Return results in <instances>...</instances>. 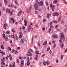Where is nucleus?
Instances as JSON below:
<instances>
[{
    "label": "nucleus",
    "instance_id": "1",
    "mask_svg": "<svg viewBox=\"0 0 67 67\" xmlns=\"http://www.w3.org/2000/svg\"><path fill=\"white\" fill-rule=\"evenodd\" d=\"M52 3H51L50 4V7L51 8H52V11H54V10H55V5H52Z\"/></svg>",
    "mask_w": 67,
    "mask_h": 67
},
{
    "label": "nucleus",
    "instance_id": "2",
    "mask_svg": "<svg viewBox=\"0 0 67 67\" xmlns=\"http://www.w3.org/2000/svg\"><path fill=\"white\" fill-rule=\"evenodd\" d=\"M60 36H61L60 39V40H63V38L65 37V36L63 34L61 33L60 34Z\"/></svg>",
    "mask_w": 67,
    "mask_h": 67
},
{
    "label": "nucleus",
    "instance_id": "3",
    "mask_svg": "<svg viewBox=\"0 0 67 67\" xmlns=\"http://www.w3.org/2000/svg\"><path fill=\"white\" fill-rule=\"evenodd\" d=\"M33 29L32 27H31H31L30 26H29L28 27V31L29 32H30V31H33Z\"/></svg>",
    "mask_w": 67,
    "mask_h": 67
},
{
    "label": "nucleus",
    "instance_id": "4",
    "mask_svg": "<svg viewBox=\"0 0 67 67\" xmlns=\"http://www.w3.org/2000/svg\"><path fill=\"white\" fill-rule=\"evenodd\" d=\"M38 4L40 7L41 6H43V1H41L40 3L38 2Z\"/></svg>",
    "mask_w": 67,
    "mask_h": 67
},
{
    "label": "nucleus",
    "instance_id": "5",
    "mask_svg": "<svg viewBox=\"0 0 67 67\" xmlns=\"http://www.w3.org/2000/svg\"><path fill=\"white\" fill-rule=\"evenodd\" d=\"M25 41V39L24 38H23V39H21L20 41V42L21 44H23L24 43V42Z\"/></svg>",
    "mask_w": 67,
    "mask_h": 67
},
{
    "label": "nucleus",
    "instance_id": "6",
    "mask_svg": "<svg viewBox=\"0 0 67 67\" xmlns=\"http://www.w3.org/2000/svg\"><path fill=\"white\" fill-rule=\"evenodd\" d=\"M58 15L59 14L58 13L55 12L53 13V16H58Z\"/></svg>",
    "mask_w": 67,
    "mask_h": 67
},
{
    "label": "nucleus",
    "instance_id": "7",
    "mask_svg": "<svg viewBox=\"0 0 67 67\" xmlns=\"http://www.w3.org/2000/svg\"><path fill=\"white\" fill-rule=\"evenodd\" d=\"M52 37L53 38H57L58 37V36L56 35H53L52 36Z\"/></svg>",
    "mask_w": 67,
    "mask_h": 67
},
{
    "label": "nucleus",
    "instance_id": "8",
    "mask_svg": "<svg viewBox=\"0 0 67 67\" xmlns=\"http://www.w3.org/2000/svg\"><path fill=\"white\" fill-rule=\"evenodd\" d=\"M24 22L25 23V24H24V26H27V21H26V20H24Z\"/></svg>",
    "mask_w": 67,
    "mask_h": 67
},
{
    "label": "nucleus",
    "instance_id": "9",
    "mask_svg": "<svg viewBox=\"0 0 67 67\" xmlns=\"http://www.w3.org/2000/svg\"><path fill=\"white\" fill-rule=\"evenodd\" d=\"M19 34H20V35L19 36V38H21V37H22V35H23L22 34V33L21 32H20Z\"/></svg>",
    "mask_w": 67,
    "mask_h": 67
},
{
    "label": "nucleus",
    "instance_id": "10",
    "mask_svg": "<svg viewBox=\"0 0 67 67\" xmlns=\"http://www.w3.org/2000/svg\"><path fill=\"white\" fill-rule=\"evenodd\" d=\"M8 26V25L6 23L4 24L3 26V27L4 29H6V26Z\"/></svg>",
    "mask_w": 67,
    "mask_h": 67
},
{
    "label": "nucleus",
    "instance_id": "11",
    "mask_svg": "<svg viewBox=\"0 0 67 67\" xmlns=\"http://www.w3.org/2000/svg\"><path fill=\"white\" fill-rule=\"evenodd\" d=\"M21 13H22V11L20 10L19 11L18 13L17 14L18 16H20V15H21Z\"/></svg>",
    "mask_w": 67,
    "mask_h": 67
},
{
    "label": "nucleus",
    "instance_id": "12",
    "mask_svg": "<svg viewBox=\"0 0 67 67\" xmlns=\"http://www.w3.org/2000/svg\"><path fill=\"white\" fill-rule=\"evenodd\" d=\"M51 16V14H47V19H49V16Z\"/></svg>",
    "mask_w": 67,
    "mask_h": 67
},
{
    "label": "nucleus",
    "instance_id": "13",
    "mask_svg": "<svg viewBox=\"0 0 67 67\" xmlns=\"http://www.w3.org/2000/svg\"><path fill=\"white\" fill-rule=\"evenodd\" d=\"M34 8L35 10H37L38 9V6H34Z\"/></svg>",
    "mask_w": 67,
    "mask_h": 67
},
{
    "label": "nucleus",
    "instance_id": "14",
    "mask_svg": "<svg viewBox=\"0 0 67 67\" xmlns=\"http://www.w3.org/2000/svg\"><path fill=\"white\" fill-rule=\"evenodd\" d=\"M47 41H46L44 42L43 44V46H44V45H46V44H47Z\"/></svg>",
    "mask_w": 67,
    "mask_h": 67
},
{
    "label": "nucleus",
    "instance_id": "15",
    "mask_svg": "<svg viewBox=\"0 0 67 67\" xmlns=\"http://www.w3.org/2000/svg\"><path fill=\"white\" fill-rule=\"evenodd\" d=\"M5 40L6 41H8V40H9V39H8V37L7 36H5V37L4 38Z\"/></svg>",
    "mask_w": 67,
    "mask_h": 67
},
{
    "label": "nucleus",
    "instance_id": "16",
    "mask_svg": "<svg viewBox=\"0 0 67 67\" xmlns=\"http://www.w3.org/2000/svg\"><path fill=\"white\" fill-rule=\"evenodd\" d=\"M30 64V62L28 61H27V66H29Z\"/></svg>",
    "mask_w": 67,
    "mask_h": 67
},
{
    "label": "nucleus",
    "instance_id": "17",
    "mask_svg": "<svg viewBox=\"0 0 67 67\" xmlns=\"http://www.w3.org/2000/svg\"><path fill=\"white\" fill-rule=\"evenodd\" d=\"M1 54H2V56H3V55H5V52H3V51H2L1 52Z\"/></svg>",
    "mask_w": 67,
    "mask_h": 67
},
{
    "label": "nucleus",
    "instance_id": "18",
    "mask_svg": "<svg viewBox=\"0 0 67 67\" xmlns=\"http://www.w3.org/2000/svg\"><path fill=\"white\" fill-rule=\"evenodd\" d=\"M4 2L5 5H7V3H8V1L7 0H4Z\"/></svg>",
    "mask_w": 67,
    "mask_h": 67
},
{
    "label": "nucleus",
    "instance_id": "19",
    "mask_svg": "<svg viewBox=\"0 0 67 67\" xmlns=\"http://www.w3.org/2000/svg\"><path fill=\"white\" fill-rule=\"evenodd\" d=\"M46 64L47 65H49V64H50V62H49V61L48 60L46 62Z\"/></svg>",
    "mask_w": 67,
    "mask_h": 67
},
{
    "label": "nucleus",
    "instance_id": "20",
    "mask_svg": "<svg viewBox=\"0 0 67 67\" xmlns=\"http://www.w3.org/2000/svg\"><path fill=\"white\" fill-rule=\"evenodd\" d=\"M28 53L30 55V56H31L32 55V53H31V52H30V51H28Z\"/></svg>",
    "mask_w": 67,
    "mask_h": 67
},
{
    "label": "nucleus",
    "instance_id": "21",
    "mask_svg": "<svg viewBox=\"0 0 67 67\" xmlns=\"http://www.w3.org/2000/svg\"><path fill=\"white\" fill-rule=\"evenodd\" d=\"M13 65H12V67H15V62H13Z\"/></svg>",
    "mask_w": 67,
    "mask_h": 67
},
{
    "label": "nucleus",
    "instance_id": "22",
    "mask_svg": "<svg viewBox=\"0 0 67 67\" xmlns=\"http://www.w3.org/2000/svg\"><path fill=\"white\" fill-rule=\"evenodd\" d=\"M37 4V3H35L34 7H38V4H37Z\"/></svg>",
    "mask_w": 67,
    "mask_h": 67
},
{
    "label": "nucleus",
    "instance_id": "23",
    "mask_svg": "<svg viewBox=\"0 0 67 67\" xmlns=\"http://www.w3.org/2000/svg\"><path fill=\"white\" fill-rule=\"evenodd\" d=\"M37 57H38V55H36V57L35 58V60H37Z\"/></svg>",
    "mask_w": 67,
    "mask_h": 67
},
{
    "label": "nucleus",
    "instance_id": "24",
    "mask_svg": "<svg viewBox=\"0 0 67 67\" xmlns=\"http://www.w3.org/2000/svg\"><path fill=\"white\" fill-rule=\"evenodd\" d=\"M64 46V44L63 43L60 46V47L61 48H63V46Z\"/></svg>",
    "mask_w": 67,
    "mask_h": 67
},
{
    "label": "nucleus",
    "instance_id": "25",
    "mask_svg": "<svg viewBox=\"0 0 67 67\" xmlns=\"http://www.w3.org/2000/svg\"><path fill=\"white\" fill-rule=\"evenodd\" d=\"M57 2V0H55L54 1H53V3L54 4V3H56Z\"/></svg>",
    "mask_w": 67,
    "mask_h": 67
},
{
    "label": "nucleus",
    "instance_id": "26",
    "mask_svg": "<svg viewBox=\"0 0 67 67\" xmlns=\"http://www.w3.org/2000/svg\"><path fill=\"white\" fill-rule=\"evenodd\" d=\"M52 31V29L51 28H50L49 29V30H48V32L50 34L51 33V31Z\"/></svg>",
    "mask_w": 67,
    "mask_h": 67
},
{
    "label": "nucleus",
    "instance_id": "27",
    "mask_svg": "<svg viewBox=\"0 0 67 67\" xmlns=\"http://www.w3.org/2000/svg\"><path fill=\"white\" fill-rule=\"evenodd\" d=\"M21 65H24V60H21Z\"/></svg>",
    "mask_w": 67,
    "mask_h": 67
},
{
    "label": "nucleus",
    "instance_id": "28",
    "mask_svg": "<svg viewBox=\"0 0 67 67\" xmlns=\"http://www.w3.org/2000/svg\"><path fill=\"white\" fill-rule=\"evenodd\" d=\"M63 57H64V55L63 54L61 56V59H63Z\"/></svg>",
    "mask_w": 67,
    "mask_h": 67
},
{
    "label": "nucleus",
    "instance_id": "29",
    "mask_svg": "<svg viewBox=\"0 0 67 67\" xmlns=\"http://www.w3.org/2000/svg\"><path fill=\"white\" fill-rule=\"evenodd\" d=\"M64 23H65V22L64 20L61 21V24H64Z\"/></svg>",
    "mask_w": 67,
    "mask_h": 67
},
{
    "label": "nucleus",
    "instance_id": "30",
    "mask_svg": "<svg viewBox=\"0 0 67 67\" xmlns=\"http://www.w3.org/2000/svg\"><path fill=\"white\" fill-rule=\"evenodd\" d=\"M36 54V55H37L39 54V51H36V52H35Z\"/></svg>",
    "mask_w": 67,
    "mask_h": 67
},
{
    "label": "nucleus",
    "instance_id": "31",
    "mask_svg": "<svg viewBox=\"0 0 67 67\" xmlns=\"http://www.w3.org/2000/svg\"><path fill=\"white\" fill-rule=\"evenodd\" d=\"M1 48L2 49H4V47H3V44L2 45Z\"/></svg>",
    "mask_w": 67,
    "mask_h": 67
},
{
    "label": "nucleus",
    "instance_id": "32",
    "mask_svg": "<svg viewBox=\"0 0 67 67\" xmlns=\"http://www.w3.org/2000/svg\"><path fill=\"white\" fill-rule=\"evenodd\" d=\"M15 38L16 41H18V37L16 36V35Z\"/></svg>",
    "mask_w": 67,
    "mask_h": 67
},
{
    "label": "nucleus",
    "instance_id": "33",
    "mask_svg": "<svg viewBox=\"0 0 67 67\" xmlns=\"http://www.w3.org/2000/svg\"><path fill=\"white\" fill-rule=\"evenodd\" d=\"M1 64L2 65H3L4 66H5V63H4L3 62H1Z\"/></svg>",
    "mask_w": 67,
    "mask_h": 67
},
{
    "label": "nucleus",
    "instance_id": "34",
    "mask_svg": "<svg viewBox=\"0 0 67 67\" xmlns=\"http://www.w3.org/2000/svg\"><path fill=\"white\" fill-rule=\"evenodd\" d=\"M5 37V34H3V38H4Z\"/></svg>",
    "mask_w": 67,
    "mask_h": 67
},
{
    "label": "nucleus",
    "instance_id": "35",
    "mask_svg": "<svg viewBox=\"0 0 67 67\" xmlns=\"http://www.w3.org/2000/svg\"><path fill=\"white\" fill-rule=\"evenodd\" d=\"M18 51L17 50H16L15 51V54H18Z\"/></svg>",
    "mask_w": 67,
    "mask_h": 67
},
{
    "label": "nucleus",
    "instance_id": "36",
    "mask_svg": "<svg viewBox=\"0 0 67 67\" xmlns=\"http://www.w3.org/2000/svg\"><path fill=\"white\" fill-rule=\"evenodd\" d=\"M26 12L27 13H29V9H27Z\"/></svg>",
    "mask_w": 67,
    "mask_h": 67
},
{
    "label": "nucleus",
    "instance_id": "37",
    "mask_svg": "<svg viewBox=\"0 0 67 67\" xmlns=\"http://www.w3.org/2000/svg\"><path fill=\"white\" fill-rule=\"evenodd\" d=\"M35 14H38V11H35Z\"/></svg>",
    "mask_w": 67,
    "mask_h": 67
},
{
    "label": "nucleus",
    "instance_id": "38",
    "mask_svg": "<svg viewBox=\"0 0 67 67\" xmlns=\"http://www.w3.org/2000/svg\"><path fill=\"white\" fill-rule=\"evenodd\" d=\"M8 49L10 51H11V48L10 47H8Z\"/></svg>",
    "mask_w": 67,
    "mask_h": 67
},
{
    "label": "nucleus",
    "instance_id": "39",
    "mask_svg": "<svg viewBox=\"0 0 67 67\" xmlns=\"http://www.w3.org/2000/svg\"><path fill=\"white\" fill-rule=\"evenodd\" d=\"M43 65H44L46 66V62L44 61L43 62Z\"/></svg>",
    "mask_w": 67,
    "mask_h": 67
},
{
    "label": "nucleus",
    "instance_id": "40",
    "mask_svg": "<svg viewBox=\"0 0 67 67\" xmlns=\"http://www.w3.org/2000/svg\"><path fill=\"white\" fill-rule=\"evenodd\" d=\"M12 32H13V33H14V32H15V31L13 29H12Z\"/></svg>",
    "mask_w": 67,
    "mask_h": 67
},
{
    "label": "nucleus",
    "instance_id": "41",
    "mask_svg": "<svg viewBox=\"0 0 67 67\" xmlns=\"http://www.w3.org/2000/svg\"><path fill=\"white\" fill-rule=\"evenodd\" d=\"M6 33L7 34H9V33H10V31H7L6 32Z\"/></svg>",
    "mask_w": 67,
    "mask_h": 67
},
{
    "label": "nucleus",
    "instance_id": "42",
    "mask_svg": "<svg viewBox=\"0 0 67 67\" xmlns=\"http://www.w3.org/2000/svg\"><path fill=\"white\" fill-rule=\"evenodd\" d=\"M12 37L13 38H14V35H12Z\"/></svg>",
    "mask_w": 67,
    "mask_h": 67
},
{
    "label": "nucleus",
    "instance_id": "43",
    "mask_svg": "<svg viewBox=\"0 0 67 67\" xmlns=\"http://www.w3.org/2000/svg\"><path fill=\"white\" fill-rule=\"evenodd\" d=\"M61 20V19H60V18H59L58 20V21L59 22Z\"/></svg>",
    "mask_w": 67,
    "mask_h": 67
},
{
    "label": "nucleus",
    "instance_id": "44",
    "mask_svg": "<svg viewBox=\"0 0 67 67\" xmlns=\"http://www.w3.org/2000/svg\"><path fill=\"white\" fill-rule=\"evenodd\" d=\"M29 9L30 10H31V9H32V6L31 5H30V7L29 8Z\"/></svg>",
    "mask_w": 67,
    "mask_h": 67
},
{
    "label": "nucleus",
    "instance_id": "45",
    "mask_svg": "<svg viewBox=\"0 0 67 67\" xmlns=\"http://www.w3.org/2000/svg\"><path fill=\"white\" fill-rule=\"evenodd\" d=\"M62 40H59V42H60V44H62Z\"/></svg>",
    "mask_w": 67,
    "mask_h": 67
},
{
    "label": "nucleus",
    "instance_id": "46",
    "mask_svg": "<svg viewBox=\"0 0 67 67\" xmlns=\"http://www.w3.org/2000/svg\"><path fill=\"white\" fill-rule=\"evenodd\" d=\"M13 14V13L12 12V11H11L10 12V15H12Z\"/></svg>",
    "mask_w": 67,
    "mask_h": 67
},
{
    "label": "nucleus",
    "instance_id": "47",
    "mask_svg": "<svg viewBox=\"0 0 67 67\" xmlns=\"http://www.w3.org/2000/svg\"><path fill=\"white\" fill-rule=\"evenodd\" d=\"M1 62H4L5 61H4V60H3V59H1Z\"/></svg>",
    "mask_w": 67,
    "mask_h": 67
},
{
    "label": "nucleus",
    "instance_id": "48",
    "mask_svg": "<svg viewBox=\"0 0 67 67\" xmlns=\"http://www.w3.org/2000/svg\"><path fill=\"white\" fill-rule=\"evenodd\" d=\"M15 4H16L18 5L19 4V3H18V2H17V1H15Z\"/></svg>",
    "mask_w": 67,
    "mask_h": 67
},
{
    "label": "nucleus",
    "instance_id": "49",
    "mask_svg": "<svg viewBox=\"0 0 67 67\" xmlns=\"http://www.w3.org/2000/svg\"><path fill=\"white\" fill-rule=\"evenodd\" d=\"M19 59H21V60H22V59H23V58H22V57H19Z\"/></svg>",
    "mask_w": 67,
    "mask_h": 67
},
{
    "label": "nucleus",
    "instance_id": "50",
    "mask_svg": "<svg viewBox=\"0 0 67 67\" xmlns=\"http://www.w3.org/2000/svg\"><path fill=\"white\" fill-rule=\"evenodd\" d=\"M53 22L55 23H57V21H56L54 20L53 21Z\"/></svg>",
    "mask_w": 67,
    "mask_h": 67
},
{
    "label": "nucleus",
    "instance_id": "51",
    "mask_svg": "<svg viewBox=\"0 0 67 67\" xmlns=\"http://www.w3.org/2000/svg\"><path fill=\"white\" fill-rule=\"evenodd\" d=\"M58 63V59H57L56 60V63Z\"/></svg>",
    "mask_w": 67,
    "mask_h": 67
},
{
    "label": "nucleus",
    "instance_id": "52",
    "mask_svg": "<svg viewBox=\"0 0 67 67\" xmlns=\"http://www.w3.org/2000/svg\"><path fill=\"white\" fill-rule=\"evenodd\" d=\"M46 5H47V6H48V2H47V1H46Z\"/></svg>",
    "mask_w": 67,
    "mask_h": 67
},
{
    "label": "nucleus",
    "instance_id": "53",
    "mask_svg": "<svg viewBox=\"0 0 67 67\" xmlns=\"http://www.w3.org/2000/svg\"><path fill=\"white\" fill-rule=\"evenodd\" d=\"M67 52V48L64 51V53H66V52Z\"/></svg>",
    "mask_w": 67,
    "mask_h": 67
},
{
    "label": "nucleus",
    "instance_id": "54",
    "mask_svg": "<svg viewBox=\"0 0 67 67\" xmlns=\"http://www.w3.org/2000/svg\"><path fill=\"white\" fill-rule=\"evenodd\" d=\"M10 7H13V5H12V4H10Z\"/></svg>",
    "mask_w": 67,
    "mask_h": 67
},
{
    "label": "nucleus",
    "instance_id": "55",
    "mask_svg": "<svg viewBox=\"0 0 67 67\" xmlns=\"http://www.w3.org/2000/svg\"><path fill=\"white\" fill-rule=\"evenodd\" d=\"M15 51V50L14 49H13L12 50V53H13V52H14Z\"/></svg>",
    "mask_w": 67,
    "mask_h": 67
},
{
    "label": "nucleus",
    "instance_id": "56",
    "mask_svg": "<svg viewBox=\"0 0 67 67\" xmlns=\"http://www.w3.org/2000/svg\"><path fill=\"white\" fill-rule=\"evenodd\" d=\"M19 23L20 24H22V20H20L19 21Z\"/></svg>",
    "mask_w": 67,
    "mask_h": 67
},
{
    "label": "nucleus",
    "instance_id": "57",
    "mask_svg": "<svg viewBox=\"0 0 67 67\" xmlns=\"http://www.w3.org/2000/svg\"><path fill=\"white\" fill-rule=\"evenodd\" d=\"M63 1L65 4H67V3L65 2H66V0H63Z\"/></svg>",
    "mask_w": 67,
    "mask_h": 67
},
{
    "label": "nucleus",
    "instance_id": "58",
    "mask_svg": "<svg viewBox=\"0 0 67 67\" xmlns=\"http://www.w3.org/2000/svg\"><path fill=\"white\" fill-rule=\"evenodd\" d=\"M2 59H3V60H5V57H3L2 58Z\"/></svg>",
    "mask_w": 67,
    "mask_h": 67
},
{
    "label": "nucleus",
    "instance_id": "59",
    "mask_svg": "<svg viewBox=\"0 0 67 67\" xmlns=\"http://www.w3.org/2000/svg\"><path fill=\"white\" fill-rule=\"evenodd\" d=\"M27 61H29V60H30V58H29V57H28L27 58Z\"/></svg>",
    "mask_w": 67,
    "mask_h": 67
},
{
    "label": "nucleus",
    "instance_id": "60",
    "mask_svg": "<svg viewBox=\"0 0 67 67\" xmlns=\"http://www.w3.org/2000/svg\"><path fill=\"white\" fill-rule=\"evenodd\" d=\"M33 23H32L31 24L30 26H33Z\"/></svg>",
    "mask_w": 67,
    "mask_h": 67
},
{
    "label": "nucleus",
    "instance_id": "61",
    "mask_svg": "<svg viewBox=\"0 0 67 67\" xmlns=\"http://www.w3.org/2000/svg\"><path fill=\"white\" fill-rule=\"evenodd\" d=\"M58 25H56L55 26V29H57V27H58Z\"/></svg>",
    "mask_w": 67,
    "mask_h": 67
},
{
    "label": "nucleus",
    "instance_id": "62",
    "mask_svg": "<svg viewBox=\"0 0 67 67\" xmlns=\"http://www.w3.org/2000/svg\"><path fill=\"white\" fill-rule=\"evenodd\" d=\"M22 29L23 30H24V29H25V27L24 26H23L22 27Z\"/></svg>",
    "mask_w": 67,
    "mask_h": 67
},
{
    "label": "nucleus",
    "instance_id": "63",
    "mask_svg": "<svg viewBox=\"0 0 67 67\" xmlns=\"http://www.w3.org/2000/svg\"><path fill=\"white\" fill-rule=\"evenodd\" d=\"M50 49V48H48L47 49V51H49Z\"/></svg>",
    "mask_w": 67,
    "mask_h": 67
},
{
    "label": "nucleus",
    "instance_id": "64",
    "mask_svg": "<svg viewBox=\"0 0 67 67\" xmlns=\"http://www.w3.org/2000/svg\"><path fill=\"white\" fill-rule=\"evenodd\" d=\"M46 21V19H44L43 20V22H45Z\"/></svg>",
    "mask_w": 67,
    "mask_h": 67
}]
</instances>
